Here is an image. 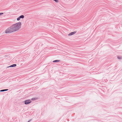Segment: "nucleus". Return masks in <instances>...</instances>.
Here are the masks:
<instances>
[{
  "label": "nucleus",
  "instance_id": "obj_1",
  "mask_svg": "<svg viewBox=\"0 0 122 122\" xmlns=\"http://www.w3.org/2000/svg\"><path fill=\"white\" fill-rule=\"evenodd\" d=\"M21 22H19L14 24L11 25L14 32L18 31L21 28Z\"/></svg>",
  "mask_w": 122,
  "mask_h": 122
},
{
  "label": "nucleus",
  "instance_id": "obj_2",
  "mask_svg": "<svg viewBox=\"0 0 122 122\" xmlns=\"http://www.w3.org/2000/svg\"><path fill=\"white\" fill-rule=\"evenodd\" d=\"M14 32L11 26L7 28L5 31V33L6 34Z\"/></svg>",
  "mask_w": 122,
  "mask_h": 122
},
{
  "label": "nucleus",
  "instance_id": "obj_3",
  "mask_svg": "<svg viewBox=\"0 0 122 122\" xmlns=\"http://www.w3.org/2000/svg\"><path fill=\"white\" fill-rule=\"evenodd\" d=\"M31 101L30 100H28L25 101V104H29V103H31Z\"/></svg>",
  "mask_w": 122,
  "mask_h": 122
},
{
  "label": "nucleus",
  "instance_id": "obj_4",
  "mask_svg": "<svg viewBox=\"0 0 122 122\" xmlns=\"http://www.w3.org/2000/svg\"><path fill=\"white\" fill-rule=\"evenodd\" d=\"M76 31H74L73 32H71L70 33L68 34V36H71L72 35L76 33Z\"/></svg>",
  "mask_w": 122,
  "mask_h": 122
},
{
  "label": "nucleus",
  "instance_id": "obj_5",
  "mask_svg": "<svg viewBox=\"0 0 122 122\" xmlns=\"http://www.w3.org/2000/svg\"><path fill=\"white\" fill-rule=\"evenodd\" d=\"M16 64H14L12 65H11V66H9L8 67H14L15 66H16Z\"/></svg>",
  "mask_w": 122,
  "mask_h": 122
},
{
  "label": "nucleus",
  "instance_id": "obj_6",
  "mask_svg": "<svg viewBox=\"0 0 122 122\" xmlns=\"http://www.w3.org/2000/svg\"><path fill=\"white\" fill-rule=\"evenodd\" d=\"M20 18L23 19L24 17V16L23 15H21L19 16Z\"/></svg>",
  "mask_w": 122,
  "mask_h": 122
},
{
  "label": "nucleus",
  "instance_id": "obj_7",
  "mask_svg": "<svg viewBox=\"0 0 122 122\" xmlns=\"http://www.w3.org/2000/svg\"><path fill=\"white\" fill-rule=\"evenodd\" d=\"M60 61L59 60H56L54 61H53V62H58Z\"/></svg>",
  "mask_w": 122,
  "mask_h": 122
},
{
  "label": "nucleus",
  "instance_id": "obj_8",
  "mask_svg": "<svg viewBox=\"0 0 122 122\" xmlns=\"http://www.w3.org/2000/svg\"><path fill=\"white\" fill-rule=\"evenodd\" d=\"M20 17H19L17 19V20L18 21L19 20H20Z\"/></svg>",
  "mask_w": 122,
  "mask_h": 122
},
{
  "label": "nucleus",
  "instance_id": "obj_9",
  "mask_svg": "<svg viewBox=\"0 0 122 122\" xmlns=\"http://www.w3.org/2000/svg\"><path fill=\"white\" fill-rule=\"evenodd\" d=\"M117 58L119 59H121V57H119V56L117 57Z\"/></svg>",
  "mask_w": 122,
  "mask_h": 122
},
{
  "label": "nucleus",
  "instance_id": "obj_10",
  "mask_svg": "<svg viewBox=\"0 0 122 122\" xmlns=\"http://www.w3.org/2000/svg\"><path fill=\"white\" fill-rule=\"evenodd\" d=\"M3 14V13H0V15Z\"/></svg>",
  "mask_w": 122,
  "mask_h": 122
},
{
  "label": "nucleus",
  "instance_id": "obj_11",
  "mask_svg": "<svg viewBox=\"0 0 122 122\" xmlns=\"http://www.w3.org/2000/svg\"><path fill=\"white\" fill-rule=\"evenodd\" d=\"M5 91V90H2L0 91H1V92H3V91Z\"/></svg>",
  "mask_w": 122,
  "mask_h": 122
},
{
  "label": "nucleus",
  "instance_id": "obj_12",
  "mask_svg": "<svg viewBox=\"0 0 122 122\" xmlns=\"http://www.w3.org/2000/svg\"><path fill=\"white\" fill-rule=\"evenodd\" d=\"M55 2H58V0H55Z\"/></svg>",
  "mask_w": 122,
  "mask_h": 122
},
{
  "label": "nucleus",
  "instance_id": "obj_13",
  "mask_svg": "<svg viewBox=\"0 0 122 122\" xmlns=\"http://www.w3.org/2000/svg\"><path fill=\"white\" fill-rule=\"evenodd\" d=\"M5 90V91H6L7 90H8V89H5V90Z\"/></svg>",
  "mask_w": 122,
  "mask_h": 122
}]
</instances>
